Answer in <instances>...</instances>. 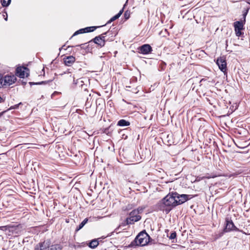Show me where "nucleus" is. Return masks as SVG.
<instances>
[{"instance_id": "f257e3e1", "label": "nucleus", "mask_w": 250, "mask_h": 250, "mask_svg": "<svg viewBox=\"0 0 250 250\" xmlns=\"http://www.w3.org/2000/svg\"><path fill=\"white\" fill-rule=\"evenodd\" d=\"M190 196L188 194H179L176 192H170L156 205L155 208L167 214L173 208L182 204L190 199Z\"/></svg>"}, {"instance_id": "f03ea898", "label": "nucleus", "mask_w": 250, "mask_h": 250, "mask_svg": "<svg viewBox=\"0 0 250 250\" xmlns=\"http://www.w3.org/2000/svg\"><path fill=\"white\" fill-rule=\"evenodd\" d=\"M150 238V236L145 230L142 231L137 235L135 239L130 244L129 247L145 246L148 243V240Z\"/></svg>"}, {"instance_id": "7ed1b4c3", "label": "nucleus", "mask_w": 250, "mask_h": 250, "mask_svg": "<svg viewBox=\"0 0 250 250\" xmlns=\"http://www.w3.org/2000/svg\"><path fill=\"white\" fill-rule=\"evenodd\" d=\"M17 80L14 75H6L2 77L0 75V87L4 86L10 85L14 83Z\"/></svg>"}, {"instance_id": "20e7f679", "label": "nucleus", "mask_w": 250, "mask_h": 250, "mask_svg": "<svg viewBox=\"0 0 250 250\" xmlns=\"http://www.w3.org/2000/svg\"><path fill=\"white\" fill-rule=\"evenodd\" d=\"M109 33V32L108 31L98 36H96L89 42H93L97 44L98 46L101 48L104 46L105 42L107 41V40L105 39V35L108 34Z\"/></svg>"}, {"instance_id": "39448f33", "label": "nucleus", "mask_w": 250, "mask_h": 250, "mask_svg": "<svg viewBox=\"0 0 250 250\" xmlns=\"http://www.w3.org/2000/svg\"><path fill=\"white\" fill-rule=\"evenodd\" d=\"M51 244V242L50 239L45 240L43 242H40L37 244L34 250H49Z\"/></svg>"}, {"instance_id": "423d86ee", "label": "nucleus", "mask_w": 250, "mask_h": 250, "mask_svg": "<svg viewBox=\"0 0 250 250\" xmlns=\"http://www.w3.org/2000/svg\"><path fill=\"white\" fill-rule=\"evenodd\" d=\"M138 211L134 209L129 213V217H127V221L128 220L132 224L134 222L139 221L141 219V216L138 214Z\"/></svg>"}, {"instance_id": "0eeeda50", "label": "nucleus", "mask_w": 250, "mask_h": 250, "mask_svg": "<svg viewBox=\"0 0 250 250\" xmlns=\"http://www.w3.org/2000/svg\"><path fill=\"white\" fill-rule=\"evenodd\" d=\"M216 62L221 71L225 74L227 71V62L225 58L221 57L217 60Z\"/></svg>"}, {"instance_id": "6e6552de", "label": "nucleus", "mask_w": 250, "mask_h": 250, "mask_svg": "<svg viewBox=\"0 0 250 250\" xmlns=\"http://www.w3.org/2000/svg\"><path fill=\"white\" fill-rule=\"evenodd\" d=\"M238 229L235 226L231 220L228 218L226 219V227L223 229L225 232H229L231 230H237Z\"/></svg>"}, {"instance_id": "1a4fd4ad", "label": "nucleus", "mask_w": 250, "mask_h": 250, "mask_svg": "<svg viewBox=\"0 0 250 250\" xmlns=\"http://www.w3.org/2000/svg\"><path fill=\"white\" fill-rule=\"evenodd\" d=\"M138 52L139 53L147 55L151 53L152 51V48L149 44H145L138 48Z\"/></svg>"}, {"instance_id": "9d476101", "label": "nucleus", "mask_w": 250, "mask_h": 250, "mask_svg": "<svg viewBox=\"0 0 250 250\" xmlns=\"http://www.w3.org/2000/svg\"><path fill=\"white\" fill-rule=\"evenodd\" d=\"M96 26H90V27H87L84 28H82L81 29H79V30L76 31L73 36L71 37L72 38L73 36L77 35L79 34L82 33H88V32H91L94 31L97 27Z\"/></svg>"}, {"instance_id": "9b49d317", "label": "nucleus", "mask_w": 250, "mask_h": 250, "mask_svg": "<svg viewBox=\"0 0 250 250\" xmlns=\"http://www.w3.org/2000/svg\"><path fill=\"white\" fill-rule=\"evenodd\" d=\"M63 60L65 65L70 66L75 62L76 59L73 56H68L64 57Z\"/></svg>"}, {"instance_id": "f8f14e48", "label": "nucleus", "mask_w": 250, "mask_h": 250, "mask_svg": "<svg viewBox=\"0 0 250 250\" xmlns=\"http://www.w3.org/2000/svg\"><path fill=\"white\" fill-rule=\"evenodd\" d=\"M246 22L243 21L242 20H240L239 21H237L234 22V30H243L244 25Z\"/></svg>"}, {"instance_id": "ddd939ff", "label": "nucleus", "mask_w": 250, "mask_h": 250, "mask_svg": "<svg viewBox=\"0 0 250 250\" xmlns=\"http://www.w3.org/2000/svg\"><path fill=\"white\" fill-rule=\"evenodd\" d=\"M25 67H18L16 69V74L21 78H23L25 76L24 70L26 69Z\"/></svg>"}, {"instance_id": "4468645a", "label": "nucleus", "mask_w": 250, "mask_h": 250, "mask_svg": "<svg viewBox=\"0 0 250 250\" xmlns=\"http://www.w3.org/2000/svg\"><path fill=\"white\" fill-rule=\"evenodd\" d=\"M99 244V241L98 239H94L92 240L88 244V246L89 248L92 249H94L96 248L98 245Z\"/></svg>"}, {"instance_id": "2eb2a0df", "label": "nucleus", "mask_w": 250, "mask_h": 250, "mask_svg": "<svg viewBox=\"0 0 250 250\" xmlns=\"http://www.w3.org/2000/svg\"><path fill=\"white\" fill-rule=\"evenodd\" d=\"M123 11H124V8H122L120 11L119 12L116 14V15H115L114 16H113L112 18H111L106 23V24H109L110 23H111L112 21L116 20L117 19H118L120 16L122 14V13H123Z\"/></svg>"}, {"instance_id": "dca6fc26", "label": "nucleus", "mask_w": 250, "mask_h": 250, "mask_svg": "<svg viewBox=\"0 0 250 250\" xmlns=\"http://www.w3.org/2000/svg\"><path fill=\"white\" fill-rule=\"evenodd\" d=\"M130 125V122L124 119L119 120L117 123V125L120 126H126Z\"/></svg>"}, {"instance_id": "f3484780", "label": "nucleus", "mask_w": 250, "mask_h": 250, "mask_svg": "<svg viewBox=\"0 0 250 250\" xmlns=\"http://www.w3.org/2000/svg\"><path fill=\"white\" fill-rule=\"evenodd\" d=\"M62 249V247L60 244L50 245L49 250H61Z\"/></svg>"}, {"instance_id": "a211bd4d", "label": "nucleus", "mask_w": 250, "mask_h": 250, "mask_svg": "<svg viewBox=\"0 0 250 250\" xmlns=\"http://www.w3.org/2000/svg\"><path fill=\"white\" fill-rule=\"evenodd\" d=\"M88 218H85L79 225V226L76 228V230L78 231L82 229L83 226L87 223Z\"/></svg>"}, {"instance_id": "6ab92c4d", "label": "nucleus", "mask_w": 250, "mask_h": 250, "mask_svg": "<svg viewBox=\"0 0 250 250\" xmlns=\"http://www.w3.org/2000/svg\"><path fill=\"white\" fill-rule=\"evenodd\" d=\"M249 10V8H246V9H245L243 11V12H242V13H243V14H242L243 17L241 19V20H242L244 22H246V16H247V14H248Z\"/></svg>"}, {"instance_id": "aec40b11", "label": "nucleus", "mask_w": 250, "mask_h": 250, "mask_svg": "<svg viewBox=\"0 0 250 250\" xmlns=\"http://www.w3.org/2000/svg\"><path fill=\"white\" fill-rule=\"evenodd\" d=\"M11 0H1V3L3 7H7L11 3Z\"/></svg>"}, {"instance_id": "412c9836", "label": "nucleus", "mask_w": 250, "mask_h": 250, "mask_svg": "<svg viewBox=\"0 0 250 250\" xmlns=\"http://www.w3.org/2000/svg\"><path fill=\"white\" fill-rule=\"evenodd\" d=\"M52 81V80H49V81H42V82H40L39 83L30 82L29 84L30 85H32V84L41 85V84H46V83H49L50 82H51Z\"/></svg>"}, {"instance_id": "4be33fe9", "label": "nucleus", "mask_w": 250, "mask_h": 250, "mask_svg": "<svg viewBox=\"0 0 250 250\" xmlns=\"http://www.w3.org/2000/svg\"><path fill=\"white\" fill-rule=\"evenodd\" d=\"M224 232H225L222 230L221 232L216 233L214 235V240H217L221 237L223 235Z\"/></svg>"}, {"instance_id": "5701e85b", "label": "nucleus", "mask_w": 250, "mask_h": 250, "mask_svg": "<svg viewBox=\"0 0 250 250\" xmlns=\"http://www.w3.org/2000/svg\"><path fill=\"white\" fill-rule=\"evenodd\" d=\"M129 224H132L131 223V222H130V221L129 220H128V222L127 221V218H126V220L124 222H123L118 228H117L115 229V230H117L120 226H125L127 225H129Z\"/></svg>"}, {"instance_id": "b1692460", "label": "nucleus", "mask_w": 250, "mask_h": 250, "mask_svg": "<svg viewBox=\"0 0 250 250\" xmlns=\"http://www.w3.org/2000/svg\"><path fill=\"white\" fill-rule=\"evenodd\" d=\"M169 239H174L176 237V232L175 231H172L171 232L170 236H167Z\"/></svg>"}, {"instance_id": "393cba45", "label": "nucleus", "mask_w": 250, "mask_h": 250, "mask_svg": "<svg viewBox=\"0 0 250 250\" xmlns=\"http://www.w3.org/2000/svg\"><path fill=\"white\" fill-rule=\"evenodd\" d=\"M22 104V103L21 102L19 103L18 104H15L13 106H12L10 107L9 110L13 109H18L20 106V105Z\"/></svg>"}, {"instance_id": "a878e982", "label": "nucleus", "mask_w": 250, "mask_h": 250, "mask_svg": "<svg viewBox=\"0 0 250 250\" xmlns=\"http://www.w3.org/2000/svg\"><path fill=\"white\" fill-rule=\"evenodd\" d=\"M110 127L105 128L103 130V133L109 135L110 134V131H109Z\"/></svg>"}, {"instance_id": "bb28decb", "label": "nucleus", "mask_w": 250, "mask_h": 250, "mask_svg": "<svg viewBox=\"0 0 250 250\" xmlns=\"http://www.w3.org/2000/svg\"><path fill=\"white\" fill-rule=\"evenodd\" d=\"M130 17V12L128 11H126L124 13V17L125 20L129 19Z\"/></svg>"}, {"instance_id": "cd10ccee", "label": "nucleus", "mask_w": 250, "mask_h": 250, "mask_svg": "<svg viewBox=\"0 0 250 250\" xmlns=\"http://www.w3.org/2000/svg\"><path fill=\"white\" fill-rule=\"evenodd\" d=\"M241 31H242V30H235L236 35L237 37H240L242 35V33Z\"/></svg>"}, {"instance_id": "c85d7f7f", "label": "nucleus", "mask_w": 250, "mask_h": 250, "mask_svg": "<svg viewBox=\"0 0 250 250\" xmlns=\"http://www.w3.org/2000/svg\"><path fill=\"white\" fill-rule=\"evenodd\" d=\"M143 208H139L136 210L138 211V214L140 213H141L143 211Z\"/></svg>"}, {"instance_id": "c756f323", "label": "nucleus", "mask_w": 250, "mask_h": 250, "mask_svg": "<svg viewBox=\"0 0 250 250\" xmlns=\"http://www.w3.org/2000/svg\"><path fill=\"white\" fill-rule=\"evenodd\" d=\"M18 228H19L18 226H17L16 227H12L11 228L10 230L12 231H13L14 230H16Z\"/></svg>"}, {"instance_id": "7c9ffc66", "label": "nucleus", "mask_w": 250, "mask_h": 250, "mask_svg": "<svg viewBox=\"0 0 250 250\" xmlns=\"http://www.w3.org/2000/svg\"><path fill=\"white\" fill-rule=\"evenodd\" d=\"M74 78L73 83L74 84L77 85L78 83H79V79L75 80V78Z\"/></svg>"}, {"instance_id": "2f4dec72", "label": "nucleus", "mask_w": 250, "mask_h": 250, "mask_svg": "<svg viewBox=\"0 0 250 250\" xmlns=\"http://www.w3.org/2000/svg\"><path fill=\"white\" fill-rule=\"evenodd\" d=\"M5 112H6V111H4L0 112V117H1Z\"/></svg>"}, {"instance_id": "473e14b6", "label": "nucleus", "mask_w": 250, "mask_h": 250, "mask_svg": "<svg viewBox=\"0 0 250 250\" xmlns=\"http://www.w3.org/2000/svg\"><path fill=\"white\" fill-rule=\"evenodd\" d=\"M161 63H162V64H163V65H164V67H165V66H166V63L165 62H161Z\"/></svg>"}, {"instance_id": "72a5a7b5", "label": "nucleus", "mask_w": 250, "mask_h": 250, "mask_svg": "<svg viewBox=\"0 0 250 250\" xmlns=\"http://www.w3.org/2000/svg\"><path fill=\"white\" fill-rule=\"evenodd\" d=\"M57 92H55L53 94H52V97L55 94V93H57Z\"/></svg>"}, {"instance_id": "f704fd0d", "label": "nucleus", "mask_w": 250, "mask_h": 250, "mask_svg": "<svg viewBox=\"0 0 250 250\" xmlns=\"http://www.w3.org/2000/svg\"><path fill=\"white\" fill-rule=\"evenodd\" d=\"M63 46H64V45H63V46H62L61 48H60V50H61V49H62V48H63Z\"/></svg>"}, {"instance_id": "c9c22d12", "label": "nucleus", "mask_w": 250, "mask_h": 250, "mask_svg": "<svg viewBox=\"0 0 250 250\" xmlns=\"http://www.w3.org/2000/svg\"><path fill=\"white\" fill-rule=\"evenodd\" d=\"M84 45V44H80V45H79L78 46H81V47H82V45Z\"/></svg>"}, {"instance_id": "e433bc0d", "label": "nucleus", "mask_w": 250, "mask_h": 250, "mask_svg": "<svg viewBox=\"0 0 250 250\" xmlns=\"http://www.w3.org/2000/svg\"><path fill=\"white\" fill-rule=\"evenodd\" d=\"M5 21H7V17H6V18H5Z\"/></svg>"}]
</instances>
